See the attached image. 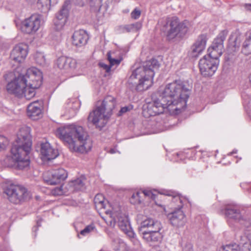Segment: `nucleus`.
Returning <instances> with one entry per match:
<instances>
[{
	"label": "nucleus",
	"instance_id": "f8f14e48",
	"mask_svg": "<svg viewBox=\"0 0 251 251\" xmlns=\"http://www.w3.org/2000/svg\"><path fill=\"white\" fill-rule=\"evenodd\" d=\"M109 118L110 117L98 106L89 113L87 120L89 123L100 129L106 125Z\"/></svg>",
	"mask_w": 251,
	"mask_h": 251
},
{
	"label": "nucleus",
	"instance_id": "39448f33",
	"mask_svg": "<svg viewBox=\"0 0 251 251\" xmlns=\"http://www.w3.org/2000/svg\"><path fill=\"white\" fill-rule=\"evenodd\" d=\"M160 30L169 40L176 38H182L191 26L187 21L180 22L176 17H164L158 21Z\"/></svg>",
	"mask_w": 251,
	"mask_h": 251
},
{
	"label": "nucleus",
	"instance_id": "b1692460",
	"mask_svg": "<svg viewBox=\"0 0 251 251\" xmlns=\"http://www.w3.org/2000/svg\"><path fill=\"white\" fill-rule=\"evenodd\" d=\"M115 99L111 96H108L104 98L101 105L98 107L100 108L102 111L110 117L112 114V110L115 108Z\"/></svg>",
	"mask_w": 251,
	"mask_h": 251
},
{
	"label": "nucleus",
	"instance_id": "412c9836",
	"mask_svg": "<svg viewBox=\"0 0 251 251\" xmlns=\"http://www.w3.org/2000/svg\"><path fill=\"white\" fill-rule=\"evenodd\" d=\"M223 212L227 218L237 222H240L244 219L240 209L235 205H227Z\"/></svg>",
	"mask_w": 251,
	"mask_h": 251
},
{
	"label": "nucleus",
	"instance_id": "6e6552de",
	"mask_svg": "<svg viewBox=\"0 0 251 251\" xmlns=\"http://www.w3.org/2000/svg\"><path fill=\"white\" fill-rule=\"evenodd\" d=\"M105 213L111 218L110 226H114L117 222L120 229L123 231L129 237H133L134 233L130 226L128 217L125 214L122 213L120 210L115 211H106Z\"/></svg>",
	"mask_w": 251,
	"mask_h": 251
},
{
	"label": "nucleus",
	"instance_id": "a878e982",
	"mask_svg": "<svg viewBox=\"0 0 251 251\" xmlns=\"http://www.w3.org/2000/svg\"><path fill=\"white\" fill-rule=\"evenodd\" d=\"M160 230H149V231H143L141 234L143 238L148 243H155L159 242L162 236L159 232Z\"/></svg>",
	"mask_w": 251,
	"mask_h": 251
},
{
	"label": "nucleus",
	"instance_id": "20e7f679",
	"mask_svg": "<svg viewBox=\"0 0 251 251\" xmlns=\"http://www.w3.org/2000/svg\"><path fill=\"white\" fill-rule=\"evenodd\" d=\"M159 66L160 64L156 59L148 60L143 63V66L133 71L129 79H139V82L136 85L138 91L147 90L152 85L155 71L158 69Z\"/></svg>",
	"mask_w": 251,
	"mask_h": 251
},
{
	"label": "nucleus",
	"instance_id": "6ab92c4d",
	"mask_svg": "<svg viewBox=\"0 0 251 251\" xmlns=\"http://www.w3.org/2000/svg\"><path fill=\"white\" fill-rule=\"evenodd\" d=\"M56 64L64 73H68L76 68L77 62L71 57L61 56L57 59Z\"/></svg>",
	"mask_w": 251,
	"mask_h": 251
},
{
	"label": "nucleus",
	"instance_id": "864d4df0",
	"mask_svg": "<svg viewBox=\"0 0 251 251\" xmlns=\"http://www.w3.org/2000/svg\"><path fill=\"white\" fill-rule=\"evenodd\" d=\"M33 229L36 231L38 229V228H37V227H34L33 228Z\"/></svg>",
	"mask_w": 251,
	"mask_h": 251
},
{
	"label": "nucleus",
	"instance_id": "7c9ffc66",
	"mask_svg": "<svg viewBox=\"0 0 251 251\" xmlns=\"http://www.w3.org/2000/svg\"><path fill=\"white\" fill-rule=\"evenodd\" d=\"M107 59L111 68L113 66L117 67L121 63L122 59L121 58L116 59L114 52L108 51L107 54Z\"/></svg>",
	"mask_w": 251,
	"mask_h": 251
},
{
	"label": "nucleus",
	"instance_id": "473e14b6",
	"mask_svg": "<svg viewBox=\"0 0 251 251\" xmlns=\"http://www.w3.org/2000/svg\"><path fill=\"white\" fill-rule=\"evenodd\" d=\"M35 60L36 63L41 66H44L46 64L45 57L41 52H37L35 54Z\"/></svg>",
	"mask_w": 251,
	"mask_h": 251
},
{
	"label": "nucleus",
	"instance_id": "3c124183",
	"mask_svg": "<svg viewBox=\"0 0 251 251\" xmlns=\"http://www.w3.org/2000/svg\"><path fill=\"white\" fill-rule=\"evenodd\" d=\"M26 1L30 5L34 4L36 1L37 2V0H26Z\"/></svg>",
	"mask_w": 251,
	"mask_h": 251
},
{
	"label": "nucleus",
	"instance_id": "cd10ccee",
	"mask_svg": "<svg viewBox=\"0 0 251 251\" xmlns=\"http://www.w3.org/2000/svg\"><path fill=\"white\" fill-rule=\"evenodd\" d=\"M85 181V179L82 177L71 181L68 184L69 190L70 192L84 190L86 188Z\"/></svg>",
	"mask_w": 251,
	"mask_h": 251
},
{
	"label": "nucleus",
	"instance_id": "423d86ee",
	"mask_svg": "<svg viewBox=\"0 0 251 251\" xmlns=\"http://www.w3.org/2000/svg\"><path fill=\"white\" fill-rule=\"evenodd\" d=\"M3 193L7 200L15 204H21L29 200L30 193L25 187L13 183L6 185L3 189Z\"/></svg>",
	"mask_w": 251,
	"mask_h": 251
},
{
	"label": "nucleus",
	"instance_id": "a18cd8bd",
	"mask_svg": "<svg viewBox=\"0 0 251 251\" xmlns=\"http://www.w3.org/2000/svg\"><path fill=\"white\" fill-rule=\"evenodd\" d=\"M141 194H143L145 196L150 197L152 199L155 198V196L151 191L145 190L143 191Z\"/></svg>",
	"mask_w": 251,
	"mask_h": 251
},
{
	"label": "nucleus",
	"instance_id": "2eb2a0df",
	"mask_svg": "<svg viewBox=\"0 0 251 251\" xmlns=\"http://www.w3.org/2000/svg\"><path fill=\"white\" fill-rule=\"evenodd\" d=\"M41 25V17L39 15H32L25 19L22 23L21 29L27 34H32L37 31Z\"/></svg>",
	"mask_w": 251,
	"mask_h": 251
},
{
	"label": "nucleus",
	"instance_id": "09e8293b",
	"mask_svg": "<svg viewBox=\"0 0 251 251\" xmlns=\"http://www.w3.org/2000/svg\"><path fill=\"white\" fill-rule=\"evenodd\" d=\"M130 110V108L129 106H125L123 107H122L120 112H119V115H122V114L126 113L127 111H129Z\"/></svg>",
	"mask_w": 251,
	"mask_h": 251
},
{
	"label": "nucleus",
	"instance_id": "5701e85b",
	"mask_svg": "<svg viewBox=\"0 0 251 251\" xmlns=\"http://www.w3.org/2000/svg\"><path fill=\"white\" fill-rule=\"evenodd\" d=\"M42 102L38 100L30 103L27 107V113L28 116L33 120L39 118L42 114Z\"/></svg>",
	"mask_w": 251,
	"mask_h": 251
},
{
	"label": "nucleus",
	"instance_id": "f3484780",
	"mask_svg": "<svg viewBox=\"0 0 251 251\" xmlns=\"http://www.w3.org/2000/svg\"><path fill=\"white\" fill-rule=\"evenodd\" d=\"M70 1L66 0L62 5V8L56 14V18L54 20V25L57 30L62 29L64 26L69 14V5Z\"/></svg>",
	"mask_w": 251,
	"mask_h": 251
},
{
	"label": "nucleus",
	"instance_id": "a19ab883",
	"mask_svg": "<svg viewBox=\"0 0 251 251\" xmlns=\"http://www.w3.org/2000/svg\"><path fill=\"white\" fill-rule=\"evenodd\" d=\"M182 250L184 251H190L193 248L192 244L188 241H183L181 244Z\"/></svg>",
	"mask_w": 251,
	"mask_h": 251
},
{
	"label": "nucleus",
	"instance_id": "1a4fd4ad",
	"mask_svg": "<svg viewBox=\"0 0 251 251\" xmlns=\"http://www.w3.org/2000/svg\"><path fill=\"white\" fill-rule=\"evenodd\" d=\"M183 199L179 196L173 198V202L176 204L174 211L169 214L168 217L171 224L174 226L180 227L183 226L186 222L185 215L181 209L183 207Z\"/></svg>",
	"mask_w": 251,
	"mask_h": 251
},
{
	"label": "nucleus",
	"instance_id": "f257e3e1",
	"mask_svg": "<svg viewBox=\"0 0 251 251\" xmlns=\"http://www.w3.org/2000/svg\"><path fill=\"white\" fill-rule=\"evenodd\" d=\"M189 95L188 85L180 80H175L152 96L153 101L143 105L142 114L148 118L163 113L165 109L171 114H178L185 109Z\"/></svg>",
	"mask_w": 251,
	"mask_h": 251
},
{
	"label": "nucleus",
	"instance_id": "8fccbe9b",
	"mask_svg": "<svg viewBox=\"0 0 251 251\" xmlns=\"http://www.w3.org/2000/svg\"><path fill=\"white\" fill-rule=\"evenodd\" d=\"M244 6L245 8L247 10L251 12V4H250V3H245L244 5Z\"/></svg>",
	"mask_w": 251,
	"mask_h": 251
},
{
	"label": "nucleus",
	"instance_id": "49530a36",
	"mask_svg": "<svg viewBox=\"0 0 251 251\" xmlns=\"http://www.w3.org/2000/svg\"><path fill=\"white\" fill-rule=\"evenodd\" d=\"M99 66L101 68H102L104 70H105L106 72H107V73H109L111 70V67L110 66V65H108L107 64H105L104 63L100 62L99 63Z\"/></svg>",
	"mask_w": 251,
	"mask_h": 251
},
{
	"label": "nucleus",
	"instance_id": "c9c22d12",
	"mask_svg": "<svg viewBox=\"0 0 251 251\" xmlns=\"http://www.w3.org/2000/svg\"><path fill=\"white\" fill-rule=\"evenodd\" d=\"M117 30L119 33L132 32L130 24L120 25L118 27Z\"/></svg>",
	"mask_w": 251,
	"mask_h": 251
},
{
	"label": "nucleus",
	"instance_id": "603ef678",
	"mask_svg": "<svg viewBox=\"0 0 251 251\" xmlns=\"http://www.w3.org/2000/svg\"><path fill=\"white\" fill-rule=\"evenodd\" d=\"M40 224V222H39V221L37 222V225L38 226H41Z\"/></svg>",
	"mask_w": 251,
	"mask_h": 251
},
{
	"label": "nucleus",
	"instance_id": "393cba45",
	"mask_svg": "<svg viewBox=\"0 0 251 251\" xmlns=\"http://www.w3.org/2000/svg\"><path fill=\"white\" fill-rule=\"evenodd\" d=\"M147 228L149 230H160L162 228V225L160 222L154 220L151 218H147L143 220L139 227V231L142 233L144 228Z\"/></svg>",
	"mask_w": 251,
	"mask_h": 251
},
{
	"label": "nucleus",
	"instance_id": "2f4dec72",
	"mask_svg": "<svg viewBox=\"0 0 251 251\" xmlns=\"http://www.w3.org/2000/svg\"><path fill=\"white\" fill-rule=\"evenodd\" d=\"M68 105V113L71 117L74 116L78 111V103L77 101L69 102L67 103Z\"/></svg>",
	"mask_w": 251,
	"mask_h": 251
},
{
	"label": "nucleus",
	"instance_id": "0eeeda50",
	"mask_svg": "<svg viewBox=\"0 0 251 251\" xmlns=\"http://www.w3.org/2000/svg\"><path fill=\"white\" fill-rule=\"evenodd\" d=\"M27 80V87L28 91H26L25 98L30 100L35 95V90L38 89L42 82V73L36 68H31L26 70V74L24 75Z\"/></svg>",
	"mask_w": 251,
	"mask_h": 251
},
{
	"label": "nucleus",
	"instance_id": "f03ea898",
	"mask_svg": "<svg viewBox=\"0 0 251 251\" xmlns=\"http://www.w3.org/2000/svg\"><path fill=\"white\" fill-rule=\"evenodd\" d=\"M57 135L72 152L85 153L92 147V141L81 126L67 125L57 128Z\"/></svg>",
	"mask_w": 251,
	"mask_h": 251
},
{
	"label": "nucleus",
	"instance_id": "79ce46f5",
	"mask_svg": "<svg viewBox=\"0 0 251 251\" xmlns=\"http://www.w3.org/2000/svg\"><path fill=\"white\" fill-rule=\"evenodd\" d=\"M131 31L132 32L139 31L142 27V24L140 22H136L134 24H130Z\"/></svg>",
	"mask_w": 251,
	"mask_h": 251
},
{
	"label": "nucleus",
	"instance_id": "4468645a",
	"mask_svg": "<svg viewBox=\"0 0 251 251\" xmlns=\"http://www.w3.org/2000/svg\"><path fill=\"white\" fill-rule=\"evenodd\" d=\"M67 177V173L63 168H59L45 173L44 180L48 184L55 185L64 180Z\"/></svg>",
	"mask_w": 251,
	"mask_h": 251
},
{
	"label": "nucleus",
	"instance_id": "5fc2aeb1",
	"mask_svg": "<svg viewBox=\"0 0 251 251\" xmlns=\"http://www.w3.org/2000/svg\"><path fill=\"white\" fill-rule=\"evenodd\" d=\"M110 152L111 153H114V151L113 150H111L110 151Z\"/></svg>",
	"mask_w": 251,
	"mask_h": 251
},
{
	"label": "nucleus",
	"instance_id": "aec40b11",
	"mask_svg": "<svg viewBox=\"0 0 251 251\" xmlns=\"http://www.w3.org/2000/svg\"><path fill=\"white\" fill-rule=\"evenodd\" d=\"M40 154L41 159L44 161L53 159L58 155V151L48 142L41 143Z\"/></svg>",
	"mask_w": 251,
	"mask_h": 251
},
{
	"label": "nucleus",
	"instance_id": "c85d7f7f",
	"mask_svg": "<svg viewBox=\"0 0 251 251\" xmlns=\"http://www.w3.org/2000/svg\"><path fill=\"white\" fill-rule=\"evenodd\" d=\"M57 3V0H37V6L42 12H46L49 11L50 6Z\"/></svg>",
	"mask_w": 251,
	"mask_h": 251
},
{
	"label": "nucleus",
	"instance_id": "9b49d317",
	"mask_svg": "<svg viewBox=\"0 0 251 251\" xmlns=\"http://www.w3.org/2000/svg\"><path fill=\"white\" fill-rule=\"evenodd\" d=\"M218 65V58L212 57L210 54L203 56L199 61L200 72L205 77L213 75L217 71Z\"/></svg>",
	"mask_w": 251,
	"mask_h": 251
},
{
	"label": "nucleus",
	"instance_id": "ddd939ff",
	"mask_svg": "<svg viewBox=\"0 0 251 251\" xmlns=\"http://www.w3.org/2000/svg\"><path fill=\"white\" fill-rule=\"evenodd\" d=\"M227 34V31L224 30L221 31L216 38L210 47L208 49L209 54L213 58H219L223 54L224 48V42Z\"/></svg>",
	"mask_w": 251,
	"mask_h": 251
},
{
	"label": "nucleus",
	"instance_id": "4d7b16f0",
	"mask_svg": "<svg viewBox=\"0 0 251 251\" xmlns=\"http://www.w3.org/2000/svg\"><path fill=\"white\" fill-rule=\"evenodd\" d=\"M234 153H236V151H233L231 153V154Z\"/></svg>",
	"mask_w": 251,
	"mask_h": 251
},
{
	"label": "nucleus",
	"instance_id": "c756f323",
	"mask_svg": "<svg viewBox=\"0 0 251 251\" xmlns=\"http://www.w3.org/2000/svg\"><path fill=\"white\" fill-rule=\"evenodd\" d=\"M241 52L245 55H248L251 53V36L250 35L247 36L244 41Z\"/></svg>",
	"mask_w": 251,
	"mask_h": 251
},
{
	"label": "nucleus",
	"instance_id": "7ed1b4c3",
	"mask_svg": "<svg viewBox=\"0 0 251 251\" xmlns=\"http://www.w3.org/2000/svg\"><path fill=\"white\" fill-rule=\"evenodd\" d=\"M32 142L28 127L20 129L17 139L12 145L11 149V156H7L4 160L5 165L8 167H14L23 169L29 165V153Z\"/></svg>",
	"mask_w": 251,
	"mask_h": 251
},
{
	"label": "nucleus",
	"instance_id": "f704fd0d",
	"mask_svg": "<svg viewBox=\"0 0 251 251\" xmlns=\"http://www.w3.org/2000/svg\"><path fill=\"white\" fill-rule=\"evenodd\" d=\"M222 249L225 251H238L241 250L239 246L236 244H232L223 246Z\"/></svg>",
	"mask_w": 251,
	"mask_h": 251
},
{
	"label": "nucleus",
	"instance_id": "37998d69",
	"mask_svg": "<svg viewBox=\"0 0 251 251\" xmlns=\"http://www.w3.org/2000/svg\"><path fill=\"white\" fill-rule=\"evenodd\" d=\"M7 139L3 136L0 135V149H4L8 144Z\"/></svg>",
	"mask_w": 251,
	"mask_h": 251
},
{
	"label": "nucleus",
	"instance_id": "9d476101",
	"mask_svg": "<svg viewBox=\"0 0 251 251\" xmlns=\"http://www.w3.org/2000/svg\"><path fill=\"white\" fill-rule=\"evenodd\" d=\"M27 82L26 78L20 74L7 84V90L9 93L13 94L18 97H25V92L28 91Z\"/></svg>",
	"mask_w": 251,
	"mask_h": 251
},
{
	"label": "nucleus",
	"instance_id": "58836bf2",
	"mask_svg": "<svg viewBox=\"0 0 251 251\" xmlns=\"http://www.w3.org/2000/svg\"><path fill=\"white\" fill-rule=\"evenodd\" d=\"M95 228V226L94 225H89L86 226L85 228L83 230H82L80 232V234L83 235V236H86L89 233H90L91 232L93 231Z\"/></svg>",
	"mask_w": 251,
	"mask_h": 251
},
{
	"label": "nucleus",
	"instance_id": "4be33fe9",
	"mask_svg": "<svg viewBox=\"0 0 251 251\" xmlns=\"http://www.w3.org/2000/svg\"><path fill=\"white\" fill-rule=\"evenodd\" d=\"M72 38L74 45L77 47H81L86 44L89 38L86 31L80 29L74 33Z\"/></svg>",
	"mask_w": 251,
	"mask_h": 251
},
{
	"label": "nucleus",
	"instance_id": "6e6d98bb",
	"mask_svg": "<svg viewBox=\"0 0 251 251\" xmlns=\"http://www.w3.org/2000/svg\"><path fill=\"white\" fill-rule=\"evenodd\" d=\"M124 11H125V12H126V13H127V12H129V10H128V9H127V10H125Z\"/></svg>",
	"mask_w": 251,
	"mask_h": 251
},
{
	"label": "nucleus",
	"instance_id": "dca6fc26",
	"mask_svg": "<svg viewBox=\"0 0 251 251\" xmlns=\"http://www.w3.org/2000/svg\"><path fill=\"white\" fill-rule=\"evenodd\" d=\"M28 53V46L24 43L16 45L11 51L10 58L18 63L23 62Z\"/></svg>",
	"mask_w": 251,
	"mask_h": 251
},
{
	"label": "nucleus",
	"instance_id": "bb28decb",
	"mask_svg": "<svg viewBox=\"0 0 251 251\" xmlns=\"http://www.w3.org/2000/svg\"><path fill=\"white\" fill-rule=\"evenodd\" d=\"M242 36L238 31L232 32L228 39V48L233 51L239 49Z\"/></svg>",
	"mask_w": 251,
	"mask_h": 251
},
{
	"label": "nucleus",
	"instance_id": "ea45409f",
	"mask_svg": "<svg viewBox=\"0 0 251 251\" xmlns=\"http://www.w3.org/2000/svg\"><path fill=\"white\" fill-rule=\"evenodd\" d=\"M64 193L62 186L55 187L51 191V194L55 196L62 195Z\"/></svg>",
	"mask_w": 251,
	"mask_h": 251
},
{
	"label": "nucleus",
	"instance_id": "de8ad7c7",
	"mask_svg": "<svg viewBox=\"0 0 251 251\" xmlns=\"http://www.w3.org/2000/svg\"><path fill=\"white\" fill-rule=\"evenodd\" d=\"M132 238H133L132 241L133 244L136 247L135 250H139L140 247V242L137 239L134 238V237Z\"/></svg>",
	"mask_w": 251,
	"mask_h": 251
},
{
	"label": "nucleus",
	"instance_id": "13d9d810",
	"mask_svg": "<svg viewBox=\"0 0 251 251\" xmlns=\"http://www.w3.org/2000/svg\"><path fill=\"white\" fill-rule=\"evenodd\" d=\"M245 245H246V246H248V245H249V244H247V243H246Z\"/></svg>",
	"mask_w": 251,
	"mask_h": 251
},
{
	"label": "nucleus",
	"instance_id": "a211bd4d",
	"mask_svg": "<svg viewBox=\"0 0 251 251\" xmlns=\"http://www.w3.org/2000/svg\"><path fill=\"white\" fill-rule=\"evenodd\" d=\"M207 37L206 34L199 35L195 43L192 46L190 55L191 57L196 58L204 50Z\"/></svg>",
	"mask_w": 251,
	"mask_h": 251
},
{
	"label": "nucleus",
	"instance_id": "72a5a7b5",
	"mask_svg": "<svg viewBox=\"0 0 251 251\" xmlns=\"http://www.w3.org/2000/svg\"><path fill=\"white\" fill-rule=\"evenodd\" d=\"M104 198L101 194L97 195L94 198V202L96 206L100 208H104L103 203Z\"/></svg>",
	"mask_w": 251,
	"mask_h": 251
},
{
	"label": "nucleus",
	"instance_id": "e433bc0d",
	"mask_svg": "<svg viewBox=\"0 0 251 251\" xmlns=\"http://www.w3.org/2000/svg\"><path fill=\"white\" fill-rule=\"evenodd\" d=\"M140 194H141V193L139 192H137L133 194L131 198L130 199V202L134 204L140 203L141 202L140 196Z\"/></svg>",
	"mask_w": 251,
	"mask_h": 251
},
{
	"label": "nucleus",
	"instance_id": "4c0bfd02",
	"mask_svg": "<svg viewBox=\"0 0 251 251\" xmlns=\"http://www.w3.org/2000/svg\"><path fill=\"white\" fill-rule=\"evenodd\" d=\"M82 2L80 4L83 6L85 3H88L91 7L99 6L100 3V0H82Z\"/></svg>",
	"mask_w": 251,
	"mask_h": 251
},
{
	"label": "nucleus",
	"instance_id": "c03bdc74",
	"mask_svg": "<svg viewBox=\"0 0 251 251\" xmlns=\"http://www.w3.org/2000/svg\"><path fill=\"white\" fill-rule=\"evenodd\" d=\"M141 11L137 8H135L134 10L131 13V18L136 20L138 19L141 15Z\"/></svg>",
	"mask_w": 251,
	"mask_h": 251
}]
</instances>
